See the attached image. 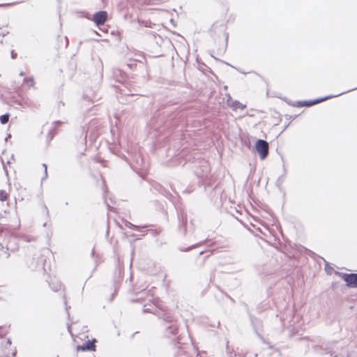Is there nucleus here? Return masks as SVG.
I'll list each match as a JSON object with an SVG mask.
<instances>
[{"mask_svg":"<svg viewBox=\"0 0 357 357\" xmlns=\"http://www.w3.org/2000/svg\"><path fill=\"white\" fill-rule=\"evenodd\" d=\"M24 82H26L29 86H33L34 85V80L33 77L24 78Z\"/></svg>","mask_w":357,"mask_h":357,"instance_id":"6ab92c4d","label":"nucleus"},{"mask_svg":"<svg viewBox=\"0 0 357 357\" xmlns=\"http://www.w3.org/2000/svg\"><path fill=\"white\" fill-rule=\"evenodd\" d=\"M82 135H84L83 140L84 142L86 141V137H87V131H85L84 128H82Z\"/></svg>","mask_w":357,"mask_h":357,"instance_id":"5701e85b","label":"nucleus"},{"mask_svg":"<svg viewBox=\"0 0 357 357\" xmlns=\"http://www.w3.org/2000/svg\"><path fill=\"white\" fill-rule=\"evenodd\" d=\"M205 242H206V241H201V242H199V243H198L194 244V245H191V246H189V247H188V248H180V250H181V252H188V251L191 250L192 249H193V248H197V247H198V246H200V245H202L204 244V243H205Z\"/></svg>","mask_w":357,"mask_h":357,"instance_id":"dca6fc26","label":"nucleus"},{"mask_svg":"<svg viewBox=\"0 0 357 357\" xmlns=\"http://www.w3.org/2000/svg\"><path fill=\"white\" fill-rule=\"evenodd\" d=\"M20 76H24V72H20Z\"/></svg>","mask_w":357,"mask_h":357,"instance_id":"2f4dec72","label":"nucleus"},{"mask_svg":"<svg viewBox=\"0 0 357 357\" xmlns=\"http://www.w3.org/2000/svg\"><path fill=\"white\" fill-rule=\"evenodd\" d=\"M145 306H146L147 308L153 309V311H156L158 312L160 307V301L158 299H155L154 301H150L149 303L144 305V307H143L144 312Z\"/></svg>","mask_w":357,"mask_h":357,"instance_id":"f8f14e48","label":"nucleus"},{"mask_svg":"<svg viewBox=\"0 0 357 357\" xmlns=\"http://www.w3.org/2000/svg\"><path fill=\"white\" fill-rule=\"evenodd\" d=\"M342 279L345 281L349 287H357V273H344Z\"/></svg>","mask_w":357,"mask_h":357,"instance_id":"0eeeda50","label":"nucleus"},{"mask_svg":"<svg viewBox=\"0 0 357 357\" xmlns=\"http://www.w3.org/2000/svg\"><path fill=\"white\" fill-rule=\"evenodd\" d=\"M3 169H4V171L6 172V174H8V171H7V169L6 167H3Z\"/></svg>","mask_w":357,"mask_h":357,"instance_id":"7c9ffc66","label":"nucleus"},{"mask_svg":"<svg viewBox=\"0 0 357 357\" xmlns=\"http://www.w3.org/2000/svg\"><path fill=\"white\" fill-rule=\"evenodd\" d=\"M54 136L53 134H52V130L49 131V133L47 134V138L49 141L52 140L53 139Z\"/></svg>","mask_w":357,"mask_h":357,"instance_id":"b1692460","label":"nucleus"},{"mask_svg":"<svg viewBox=\"0 0 357 357\" xmlns=\"http://www.w3.org/2000/svg\"><path fill=\"white\" fill-rule=\"evenodd\" d=\"M178 218L179 220V224H178V229L184 234L186 233V224H187V217L186 215H183V213H178Z\"/></svg>","mask_w":357,"mask_h":357,"instance_id":"9d476101","label":"nucleus"},{"mask_svg":"<svg viewBox=\"0 0 357 357\" xmlns=\"http://www.w3.org/2000/svg\"><path fill=\"white\" fill-rule=\"evenodd\" d=\"M46 225H47V223H46V222H45V223L43 224V227H45Z\"/></svg>","mask_w":357,"mask_h":357,"instance_id":"4c0bfd02","label":"nucleus"},{"mask_svg":"<svg viewBox=\"0 0 357 357\" xmlns=\"http://www.w3.org/2000/svg\"><path fill=\"white\" fill-rule=\"evenodd\" d=\"M8 197V194L3 190H0V200L1 201H5L7 199Z\"/></svg>","mask_w":357,"mask_h":357,"instance_id":"a211bd4d","label":"nucleus"},{"mask_svg":"<svg viewBox=\"0 0 357 357\" xmlns=\"http://www.w3.org/2000/svg\"><path fill=\"white\" fill-rule=\"evenodd\" d=\"M284 181V176H280V177L278 178V182H281V183H282V181Z\"/></svg>","mask_w":357,"mask_h":357,"instance_id":"bb28decb","label":"nucleus"},{"mask_svg":"<svg viewBox=\"0 0 357 357\" xmlns=\"http://www.w3.org/2000/svg\"><path fill=\"white\" fill-rule=\"evenodd\" d=\"M126 226L127 227H129V228H130V229H135V230H137V229H139V226L135 225L132 224V223H131V222H126Z\"/></svg>","mask_w":357,"mask_h":357,"instance_id":"4be33fe9","label":"nucleus"},{"mask_svg":"<svg viewBox=\"0 0 357 357\" xmlns=\"http://www.w3.org/2000/svg\"><path fill=\"white\" fill-rule=\"evenodd\" d=\"M96 341V340L95 339H93L92 340H88L87 342H84L83 344L77 346V349L80 350V351H95L96 350V345H95Z\"/></svg>","mask_w":357,"mask_h":357,"instance_id":"1a4fd4ad","label":"nucleus"},{"mask_svg":"<svg viewBox=\"0 0 357 357\" xmlns=\"http://www.w3.org/2000/svg\"><path fill=\"white\" fill-rule=\"evenodd\" d=\"M344 93H346V92H342L340 93L335 94V95H330V96H325V97H323V98H317V99H314V100H311L297 101L293 105L294 106H298V107H310V106H312L314 105L320 103V102H321L323 101H325V100H327L328 99H331L332 98L338 97V96H341L342 94H344Z\"/></svg>","mask_w":357,"mask_h":357,"instance_id":"20e7f679","label":"nucleus"},{"mask_svg":"<svg viewBox=\"0 0 357 357\" xmlns=\"http://www.w3.org/2000/svg\"><path fill=\"white\" fill-rule=\"evenodd\" d=\"M11 340L8 338L6 342H1V354H0V357H15L17 351L16 349L14 348L12 350V352L7 351L8 347H10Z\"/></svg>","mask_w":357,"mask_h":357,"instance_id":"423d86ee","label":"nucleus"},{"mask_svg":"<svg viewBox=\"0 0 357 357\" xmlns=\"http://www.w3.org/2000/svg\"><path fill=\"white\" fill-rule=\"evenodd\" d=\"M202 168H203V173L201 174L199 170H197L196 173H197V175L200 177L202 179H203V181H204L207 176H208V173L210 171V168L208 167V165L207 164L204 165L202 166Z\"/></svg>","mask_w":357,"mask_h":357,"instance_id":"4468645a","label":"nucleus"},{"mask_svg":"<svg viewBox=\"0 0 357 357\" xmlns=\"http://www.w3.org/2000/svg\"><path fill=\"white\" fill-rule=\"evenodd\" d=\"M10 114L8 113L4 114L0 116V122L2 124H6L9 121Z\"/></svg>","mask_w":357,"mask_h":357,"instance_id":"f3484780","label":"nucleus"},{"mask_svg":"<svg viewBox=\"0 0 357 357\" xmlns=\"http://www.w3.org/2000/svg\"><path fill=\"white\" fill-rule=\"evenodd\" d=\"M141 300H142V298H137V299L136 300V301H141Z\"/></svg>","mask_w":357,"mask_h":357,"instance_id":"e433bc0d","label":"nucleus"},{"mask_svg":"<svg viewBox=\"0 0 357 357\" xmlns=\"http://www.w3.org/2000/svg\"><path fill=\"white\" fill-rule=\"evenodd\" d=\"M335 342H328L326 347L318 344H313L312 348L314 351L319 355L330 354L331 357H348L349 355L347 351H343L340 354H337L334 351Z\"/></svg>","mask_w":357,"mask_h":357,"instance_id":"f03ea898","label":"nucleus"},{"mask_svg":"<svg viewBox=\"0 0 357 357\" xmlns=\"http://www.w3.org/2000/svg\"><path fill=\"white\" fill-rule=\"evenodd\" d=\"M106 233H107V235H108V234H109V228H107V232H106Z\"/></svg>","mask_w":357,"mask_h":357,"instance_id":"72a5a7b5","label":"nucleus"},{"mask_svg":"<svg viewBox=\"0 0 357 357\" xmlns=\"http://www.w3.org/2000/svg\"><path fill=\"white\" fill-rule=\"evenodd\" d=\"M356 89H357V86H356V88H354V89H349V90H348V91H345V92H346V93H347V92L352 91L356 90Z\"/></svg>","mask_w":357,"mask_h":357,"instance_id":"c756f323","label":"nucleus"},{"mask_svg":"<svg viewBox=\"0 0 357 357\" xmlns=\"http://www.w3.org/2000/svg\"><path fill=\"white\" fill-rule=\"evenodd\" d=\"M255 147L260 159L264 160L268 154V143L266 140L258 139Z\"/></svg>","mask_w":357,"mask_h":357,"instance_id":"39448f33","label":"nucleus"},{"mask_svg":"<svg viewBox=\"0 0 357 357\" xmlns=\"http://www.w3.org/2000/svg\"><path fill=\"white\" fill-rule=\"evenodd\" d=\"M16 57H17V54L13 50H12L11 51V58L15 59Z\"/></svg>","mask_w":357,"mask_h":357,"instance_id":"a878e982","label":"nucleus"},{"mask_svg":"<svg viewBox=\"0 0 357 357\" xmlns=\"http://www.w3.org/2000/svg\"><path fill=\"white\" fill-rule=\"evenodd\" d=\"M25 260L27 267L31 271L44 269L45 259L41 255H26Z\"/></svg>","mask_w":357,"mask_h":357,"instance_id":"7ed1b4c3","label":"nucleus"},{"mask_svg":"<svg viewBox=\"0 0 357 357\" xmlns=\"http://www.w3.org/2000/svg\"><path fill=\"white\" fill-rule=\"evenodd\" d=\"M203 253H204V251H201V252H199V255H202Z\"/></svg>","mask_w":357,"mask_h":357,"instance_id":"c9c22d12","label":"nucleus"},{"mask_svg":"<svg viewBox=\"0 0 357 357\" xmlns=\"http://www.w3.org/2000/svg\"><path fill=\"white\" fill-rule=\"evenodd\" d=\"M50 286L52 289V290L54 291H59L60 289V288H61V284L60 283H56L55 285H52V283H50Z\"/></svg>","mask_w":357,"mask_h":357,"instance_id":"412c9836","label":"nucleus"},{"mask_svg":"<svg viewBox=\"0 0 357 357\" xmlns=\"http://www.w3.org/2000/svg\"><path fill=\"white\" fill-rule=\"evenodd\" d=\"M50 130H52V134H53V136L56 134V128H52Z\"/></svg>","mask_w":357,"mask_h":357,"instance_id":"cd10ccee","label":"nucleus"},{"mask_svg":"<svg viewBox=\"0 0 357 357\" xmlns=\"http://www.w3.org/2000/svg\"><path fill=\"white\" fill-rule=\"evenodd\" d=\"M43 167H44L45 170H44V176L42 178L41 181L42 182L43 181H45L47 178V166L46 164L43 163Z\"/></svg>","mask_w":357,"mask_h":357,"instance_id":"aec40b11","label":"nucleus"},{"mask_svg":"<svg viewBox=\"0 0 357 357\" xmlns=\"http://www.w3.org/2000/svg\"><path fill=\"white\" fill-rule=\"evenodd\" d=\"M226 354L229 357H245L246 354L242 352H238L231 348L229 345V342H227L226 344Z\"/></svg>","mask_w":357,"mask_h":357,"instance_id":"9b49d317","label":"nucleus"},{"mask_svg":"<svg viewBox=\"0 0 357 357\" xmlns=\"http://www.w3.org/2000/svg\"><path fill=\"white\" fill-rule=\"evenodd\" d=\"M107 18V13L105 10L96 12L93 15V21L97 26L103 25Z\"/></svg>","mask_w":357,"mask_h":357,"instance_id":"6e6552de","label":"nucleus"},{"mask_svg":"<svg viewBox=\"0 0 357 357\" xmlns=\"http://www.w3.org/2000/svg\"><path fill=\"white\" fill-rule=\"evenodd\" d=\"M54 125H56V126H59V125H61V121H54Z\"/></svg>","mask_w":357,"mask_h":357,"instance_id":"c85d7f7f","label":"nucleus"},{"mask_svg":"<svg viewBox=\"0 0 357 357\" xmlns=\"http://www.w3.org/2000/svg\"><path fill=\"white\" fill-rule=\"evenodd\" d=\"M92 32H93L94 34H96V35H99V34H98V33L96 31H93Z\"/></svg>","mask_w":357,"mask_h":357,"instance_id":"473e14b6","label":"nucleus"},{"mask_svg":"<svg viewBox=\"0 0 357 357\" xmlns=\"http://www.w3.org/2000/svg\"><path fill=\"white\" fill-rule=\"evenodd\" d=\"M144 313H152L155 314L159 319H162L167 323L171 324L170 326L167 327V332L171 335L176 334L178 328L173 323L174 317L169 312H167L160 307L157 312L156 311H153V309L147 308L146 306H145Z\"/></svg>","mask_w":357,"mask_h":357,"instance_id":"f257e3e1","label":"nucleus"},{"mask_svg":"<svg viewBox=\"0 0 357 357\" xmlns=\"http://www.w3.org/2000/svg\"><path fill=\"white\" fill-rule=\"evenodd\" d=\"M43 208H44V211H45L47 216H49V211H48L47 206L45 204H43Z\"/></svg>","mask_w":357,"mask_h":357,"instance_id":"393cba45","label":"nucleus"},{"mask_svg":"<svg viewBox=\"0 0 357 357\" xmlns=\"http://www.w3.org/2000/svg\"><path fill=\"white\" fill-rule=\"evenodd\" d=\"M231 99L230 95H228V100Z\"/></svg>","mask_w":357,"mask_h":357,"instance_id":"f704fd0d","label":"nucleus"},{"mask_svg":"<svg viewBox=\"0 0 357 357\" xmlns=\"http://www.w3.org/2000/svg\"><path fill=\"white\" fill-rule=\"evenodd\" d=\"M251 322H252V324L253 326V328H254L257 336L260 339L263 340L262 335L258 331V328H259L261 326V321L256 318H251Z\"/></svg>","mask_w":357,"mask_h":357,"instance_id":"ddd939ff","label":"nucleus"},{"mask_svg":"<svg viewBox=\"0 0 357 357\" xmlns=\"http://www.w3.org/2000/svg\"><path fill=\"white\" fill-rule=\"evenodd\" d=\"M229 106L233 109V110H236L238 108L244 109L246 107L245 105L241 104L238 100H232L231 104H229Z\"/></svg>","mask_w":357,"mask_h":357,"instance_id":"2eb2a0df","label":"nucleus"}]
</instances>
